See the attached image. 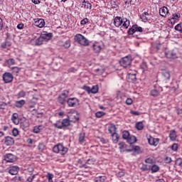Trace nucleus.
I'll list each match as a JSON object with an SVG mask.
<instances>
[{
    "label": "nucleus",
    "mask_w": 182,
    "mask_h": 182,
    "mask_svg": "<svg viewBox=\"0 0 182 182\" xmlns=\"http://www.w3.org/2000/svg\"><path fill=\"white\" fill-rule=\"evenodd\" d=\"M114 25L116 28L122 26L124 29H127V28L130 26V20H128L127 18H122L120 16H117L114 19Z\"/></svg>",
    "instance_id": "1"
},
{
    "label": "nucleus",
    "mask_w": 182,
    "mask_h": 182,
    "mask_svg": "<svg viewBox=\"0 0 182 182\" xmlns=\"http://www.w3.org/2000/svg\"><path fill=\"white\" fill-rule=\"evenodd\" d=\"M53 151L54 153H60L61 156H65L68 153V147L62 144H58L53 148Z\"/></svg>",
    "instance_id": "2"
},
{
    "label": "nucleus",
    "mask_w": 182,
    "mask_h": 182,
    "mask_svg": "<svg viewBox=\"0 0 182 182\" xmlns=\"http://www.w3.org/2000/svg\"><path fill=\"white\" fill-rule=\"evenodd\" d=\"M74 39L75 42H77L80 45H82V46H87L89 45V41L82 34H76Z\"/></svg>",
    "instance_id": "3"
},
{
    "label": "nucleus",
    "mask_w": 182,
    "mask_h": 182,
    "mask_svg": "<svg viewBox=\"0 0 182 182\" xmlns=\"http://www.w3.org/2000/svg\"><path fill=\"white\" fill-rule=\"evenodd\" d=\"M69 96V91L64 90L60 95L58 97V102L60 105H65L66 102H68V97Z\"/></svg>",
    "instance_id": "4"
},
{
    "label": "nucleus",
    "mask_w": 182,
    "mask_h": 182,
    "mask_svg": "<svg viewBox=\"0 0 182 182\" xmlns=\"http://www.w3.org/2000/svg\"><path fill=\"white\" fill-rule=\"evenodd\" d=\"M103 48H104L103 43L95 42L92 44V50L95 53H100Z\"/></svg>",
    "instance_id": "5"
},
{
    "label": "nucleus",
    "mask_w": 182,
    "mask_h": 182,
    "mask_svg": "<svg viewBox=\"0 0 182 182\" xmlns=\"http://www.w3.org/2000/svg\"><path fill=\"white\" fill-rule=\"evenodd\" d=\"M68 118L70 119V122L75 123L79 120V114H77V112L76 111H71L68 112Z\"/></svg>",
    "instance_id": "6"
},
{
    "label": "nucleus",
    "mask_w": 182,
    "mask_h": 182,
    "mask_svg": "<svg viewBox=\"0 0 182 182\" xmlns=\"http://www.w3.org/2000/svg\"><path fill=\"white\" fill-rule=\"evenodd\" d=\"M119 63L122 68H127L132 63V58L129 56L124 57L121 59Z\"/></svg>",
    "instance_id": "7"
},
{
    "label": "nucleus",
    "mask_w": 182,
    "mask_h": 182,
    "mask_svg": "<svg viewBox=\"0 0 182 182\" xmlns=\"http://www.w3.org/2000/svg\"><path fill=\"white\" fill-rule=\"evenodd\" d=\"M135 32H143V28L136 24L133 25L128 31L129 35H133Z\"/></svg>",
    "instance_id": "8"
},
{
    "label": "nucleus",
    "mask_w": 182,
    "mask_h": 182,
    "mask_svg": "<svg viewBox=\"0 0 182 182\" xmlns=\"http://www.w3.org/2000/svg\"><path fill=\"white\" fill-rule=\"evenodd\" d=\"M3 80L4 83H11L14 80V76L11 73H4L3 74Z\"/></svg>",
    "instance_id": "9"
},
{
    "label": "nucleus",
    "mask_w": 182,
    "mask_h": 182,
    "mask_svg": "<svg viewBox=\"0 0 182 182\" xmlns=\"http://www.w3.org/2000/svg\"><path fill=\"white\" fill-rule=\"evenodd\" d=\"M4 160L7 163H15V161H16V156H15L12 154H6L4 156Z\"/></svg>",
    "instance_id": "10"
},
{
    "label": "nucleus",
    "mask_w": 182,
    "mask_h": 182,
    "mask_svg": "<svg viewBox=\"0 0 182 182\" xmlns=\"http://www.w3.org/2000/svg\"><path fill=\"white\" fill-rule=\"evenodd\" d=\"M43 39L42 38V37L40 36V37L38 38H33L31 39V45H34L35 46H39L43 44Z\"/></svg>",
    "instance_id": "11"
},
{
    "label": "nucleus",
    "mask_w": 182,
    "mask_h": 182,
    "mask_svg": "<svg viewBox=\"0 0 182 182\" xmlns=\"http://www.w3.org/2000/svg\"><path fill=\"white\" fill-rule=\"evenodd\" d=\"M67 103L68 105V107H75V106L79 103V100L76 97L68 98L67 100Z\"/></svg>",
    "instance_id": "12"
},
{
    "label": "nucleus",
    "mask_w": 182,
    "mask_h": 182,
    "mask_svg": "<svg viewBox=\"0 0 182 182\" xmlns=\"http://www.w3.org/2000/svg\"><path fill=\"white\" fill-rule=\"evenodd\" d=\"M19 171V167L18 166H11L9 173L11 174V176H16Z\"/></svg>",
    "instance_id": "13"
},
{
    "label": "nucleus",
    "mask_w": 182,
    "mask_h": 182,
    "mask_svg": "<svg viewBox=\"0 0 182 182\" xmlns=\"http://www.w3.org/2000/svg\"><path fill=\"white\" fill-rule=\"evenodd\" d=\"M119 146L120 151L122 152L127 151L129 153L130 151H133V149H127V145H126L124 142H119Z\"/></svg>",
    "instance_id": "14"
},
{
    "label": "nucleus",
    "mask_w": 182,
    "mask_h": 182,
    "mask_svg": "<svg viewBox=\"0 0 182 182\" xmlns=\"http://www.w3.org/2000/svg\"><path fill=\"white\" fill-rule=\"evenodd\" d=\"M35 25L38 28H43L45 26V20L43 18L35 19Z\"/></svg>",
    "instance_id": "15"
},
{
    "label": "nucleus",
    "mask_w": 182,
    "mask_h": 182,
    "mask_svg": "<svg viewBox=\"0 0 182 182\" xmlns=\"http://www.w3.org/2000/svg\"><path fill=\"white\" fill-rule=\"evenodd\" d=\"M41 37L44 42H48V41H50V38H52V33H43L41 35Z\"/></svg>",
    "instance_id": "16"
},
{
    "label": "nucleus",
    "mask_w": 182,
    "mask_h": 182,
    "mask_svg": "<svg viewBox=\"0 0 182 182\" xmlns=\"http://www.w3.org/2000/svg\"><path fill=\"white\" fill-rule=\"evenodd\" d=\"M15 140H14V138L11 136H6L5 138L4 144L6 146H13L14 144Z\"/></svg>",
    "instance_id": "17"
},
{
    "label": "nucleus",
    "mask_w": 182,
    "mask_h": 182,
    "mask_svg": "<svg viewBox=\"0 0 182 182\" xmlns=\"http://www.w3.org/2000/svg\"><path fill=\"white\" fill-rule=\"evenodd\" d=\"M168 14V9L166 6H163L159 9V14L161 16L166 17L167 16V14Z\"/></svg>",
    "instance_id": "18"
},
{
    "label": "nucleus",
    "mask_w": 182,
    "mask_h": 182,
    "mask_svg": "<svg viewBox=\"0 0 182 182\" xmlns=\"http://www.w3.org/2000/svg\"><path fill=\"white\" fill-rule=\"evenodd\" d=\"M180 18H181L180 13L173 14L172 15V18H171V23H173H173H176V22H177Z\"/></svg>",
    "instance_id": "19"
},
{
    "label": "nucleus",
    "mask_w": 182,
    "mask_h": 182,
    "mask_svg": "<svg viewBox=\"0 0 182 182\" xmlns=\"http://www.w3.org/2000/svg\"><path fill=\"white\" fill-rule=\"evenodd\" d=\"M148 141L151 146H157V144H159V139H156L154 137L148 139Z\"/></svg>",
    "instance_id": "20"
},
{
    "label": "nucleus",
    "mask_w": 182,
    "mask_h": 182,
    "mask_svg": "<svg viewBox=\"0 0 182 182\" xmlns=\"http://www.w3.org/2000/svg\"><path fill=\"white\" fill-rule=\"evenodd\" d=\"M161 75L166 80H170L171 75L168 70H162Z\"/></svg>",
    "instance_id": "21"
},
{
    "label": "nucleus",
    "mask_w": 182,
    "mask_h": 182,
    "mask_svg": "<svg viewBox=\"0 0 182 182\" xmlns=\"http://www.w3.org/2000/svg\"><path fill=\"white\" fill-rule=\"evenodd\" d=\"M127 143H129V144H134V143H136V141H137V138H136V136H134L133 135H130L127 139Z\"/></svg>",
    "instance_id": "22"
},
{
    "label": "nucleus",
    "mask_w": 182,
    "mask_h": 182,
    "mask_svg": "<svg viewBox=\"0 0 182 182\" xmlns=\"http://www.w3.org/2000/svg\"><path fill=\"white\" fill-rule=\"evenodd\" d=\"M169 139L171 141H176V139H177V133H176L175 130L170 131Z\"/></svg>",
    "instance_id": "23"
},
{
    "label": "nucleus",
    "mask_w": 182,
    "mask_h": 182,
    "mask_svg": "<svg viewBox=\"0 0 182 182\" xmlns=\"http://www.w3.org/2000/svg\"><path fill=\"white\" fill-rule=\"evenodd\" d=\"M166 58H168V59L177 58V54L173 51H169V52L166 53Z\"/></svg>",
    "instance_id": "24"
},
{
    "label": "nucleus",
    "mask_w": 182,
    "mask_h": 182,
    "mask_svg": "<svg viewBox=\"0 0 182 182\" xmlns=\"http://www.w3.org/2000/svg\"><path fill=\"white\" fill-rule=\"evenodd\" d=\"M20 126L21 129H23V130H25V129H28V127H29L30 126L29 121L28 119H25L22 122H21Z\"/></svg>",
    "instance_id": "25"
},
{
    "label": "nucleus",
    "mask_w": 182,
    "mask_h": 182,
    "mask_svg": "<svg viewBox=\"0 0 182 182\" xmlns=\"http://www.w3.org/2000/svg\"><path fill=\"white\" fill-rule=\"evenodd\" d=\"M18 115L16 113H14L12 117H11V120L14 124H19V119H18Z\"/></svg>",
    "instance_id": "26"
},
{
    "label": "nucleus",
    "mask_w": 182,
    "mask_h": 182,
    "mask_svg": "<svg viewBox=\"0 0 182 182\" xmlns=\"http://www.w3.org/2000/svg\"><path fill=\"white\" fill-rule=\"evenodd\" d=\"M117 128H116V125L111 124L109 127H108V131L110 133V134H113L114 133H116V130Z\"/></svg>",
    "instance_id": "27"
},
{
    "label": "nucleus",
    "mask_w": 182,
    "mask_h": 182,
    "mask_svg": "<svg viewBox=\"0 0 182 182\" xmlns=\"http://www.w3.org/2000/svg\"><path fill=\"white\" fill-rule=\"evenodd\" d=\"M25 103H26L25 100H18L15 102V106L16 107H18V109H20L23 106V105H25Z\"/></svg>",
    "instance_id": "28"
},
{
    "label": "nucleus",
    "mask_w": 182,
    "mask_h": 182,
    "mask_svg": "<svg viewBox=\"0 0 182 182\" xmlns=\"http://www.w3.org/2000/svg\"><path fill=\"white\" fill-rule=\"evenodd\" d=\"M147 16H149V13L145 11L140 16V18L143 22H147V21H149V18Z\"/></svg>",
    "instance_id": "29"
},
{
    "label": "nucleus",
    "mask_w": 182,
    "mask_h": 182,
    "mask_svg": "<svg viewBox=\"0 0 182 182\" xmlns=\"http://www.w3.org/2000/svg\"><path fill=\"white\" fill-rule=\"evenodd\" d=\"M151 173H157L160 170V167L158 165L154 164L150 166V169Z\"/></svg>",
    "instance_id": "30"
},
{
    "label": "nucleus",
    "mask_w": 182,
    "mask_h": 182,
    "mask_svg": "<svg viewBox=\"0 0 182 182\" xmlns=\"http://www.w3.org/2000/svg\"><path fill=\"white\" fill-rule=\"evenodd\" d=\"M63 127H68V126H70V121L69 118L63 119L62 121Z\"/></svg>",
    "instance_id": "31"
},
{
    "label": "nucleus",
    "mask_w": 182,
    "mask_h": 182,
    "mask_svg": "<svg viewBox=\"0 0 182 182\" xmlns=\"http://www.w3.org/2000/svg\"><path fill=\"white\" fill-rule=\"evenodd\" d=\"M85 133H80L79 134L78 141L80 143V144H83V143L86 141V140L85 139Z\"/></svg>",
    "instance_id": "32"
},
{
    "label": "nucleus",
    "mask_w": 182,
    "mask_h": 182,
    "mask_svg": "<svg viewBox=\"0 0 182 182\" xmlns=\"http://www.w3.org/2000/svg\"><path fill=\"white\" fill-rule=\"evenodd\" d=\"M112 141H114V143H117V141H119V139H120V136H119V134L116 132L114 134H112Z\"/></svg>",
    "instance_id": "33"
},
{
    "label": "nucleus",
    "mask_w": 182,
    "mask_h": 182,
    "mask_svg": "<svg viewBox=\"0 0 182 182\" xmlns=\"http://www.w3.org/2000/svg\"><path fill=\"white\" fill-rule=\"evenodd\" d=\"M82 6H84L85 9H92V4L85 0L82 1Z\"/></svg>",
    "instance_id": "34"
},
{
    "label": "nucleus",
    "mask_w": 182,
    "mask_h": 182,
    "mask_svg": "<svg viewBox=\"0 0 182 182\" xmlns=\"http://www.w3.org/2000/svg\"><path fill=\"white\" fill-rule=\"evenodd\" d=\"M38 151L42 153L43 150H46V146L43 143H39L38 146Z\"/></svg>",
    "instance_id": "35"
},
{
    "label": "nucleus",
    "mask_w": 182,
    "mask_h": 182,
    "mask_svg": "<svg viewBox=\"0 0 182 182\" xmlns=\"http://www.w3.org/2000/svg\"><path fill=\"white\" fill-rule=\"evenodd\" d=\"M136 129H137V130H143V129H144V124H143V122H137L136 124Z\"/></svg>",
    "instance_id": "36"
},
{
    "label": "nucleus",
    "mask_w": 182,
    "mask_h": 182,
    "mask_svg": "<svg viewBox=\"0 0 182 182\" xmlns=\"http://www.w3.org/2000/svg\"><path fill=\"white\" fill-rule=\"evenodd\" d=\"M129 136H130V133L129 132V131H124L122 132V139H124V140H127Z\"/></svg>",
    "instance_id": "37"
},
{
    "label": "nucleus",
    "mask_w": 182,
    "mask_h": 182,
    "mask_svg": "<svg viewBox=\"0 0 182 182\" xmlns=\"http://www.w3.org/2000/svg\"><path fill=\"white\" fill-rule=\"evenodd\" d=\"M55 127L57 129H63V124H62V121H57L56 123L54 124Z\"/></svg>",
    "instance_id": "38"
},
{
    "label": "nucleus",
    "mask_w": 182,
    "mask_h": 182,
    "mask_svg": "<svg viewBox=\"0 0 182 182\" xmlns=\"http://www.w3.org/2000/svg\"><path fill=\"white\" fill-rule=\"evenodd\" d=\"M41 130H42V126L38 125V126L34 127L33 132V133L38 134L41 132Z\"/></svg>",
    "instance_id": "39"
},
{
    "label": "nucleus",
    "mask_w": 182,
    "mask_h": 182,
    "mask_svg": "<svg viewBox=\"0 0 182 182\" xmlns=\"http://www.w3.org/2000/svg\"><path fill=\"white\" fill-rule=\"evenodd\" d=\"M11 69L12 70L13 75H16V73H19V72L21 71V68L18 67H13Z\"/></svg>",
    "instance_id": "40"
},
{
    "label": "nucleus",
    "mask_w": 182,
    "mask_h": 182,
    "mask_svg": "<svg viewBox=\"0 0 182 182\" xmlns=\"http://www.w3.org/2000/svg\"><path fill=\"white\" fill-rule=\"evenodd\" d=\"M141 170H142V171H149V170H150V166L147 164H142Z\"/></svg>",
    "instance_id": "41"
},
{
    "label": "nucleus",
    "mask_w": 182,
    "mask_h": 182,
    "mask_svg": "<svg viewBox=\"0 0 182 182\" xmlns=\"http://www.w3.org/2000/svg\"><path fill=\"white\" fill-rule=\"evenodd\" d=\"M11 43L9 41H6L4 43H2L1 44V48H3L4 49H6V48H9V46H11Z\"/></svg>",
    "instance_id": "42"
},
{
    "label": "nucleus",
    "mask_w": 182,
    "mask_h": 182,
    "mask_svg": "<svg viewBox=\"0 0 182 182\" xmlns=\"http://www.w3.org/2000/svg\"><path fill=\"white\" fill-rule=\"evenodd\" d=\"M151 95L154 97L159 96V95H160V92H159V90L154 89L151 91Z\"/></svg>",
    "instance_id": "43"
},
{
    "label": "nucleus",
    "mask_w": 182,
    "mask_h": 182,
    "mask_svg": "<svg viewBox=\"0 0 182 182\" xmlns=\"http://www.w3.org/2000/svg\"><path fill=\"white\" fill-rule=\"evenodd\" d=\"M98 91H99V87H97V85H94L91 88V93H93V94L97 93Z\"/></svg>",
    "instance_id": "44"
},
{
    "label": "nucleus",
    "mask_w": 182,
    "mask_h": 182,
    "mask_svg": "<svg viewBox=\"0 0 182 182\" xmlns=\"http://www.w3.org/2000/svg\"><path fill=\"white\" fill-rule=\"evenodd\" d=\"M61 46H63L65 49L69 48L70 46V41H66L63 45H61Z\"/></svg>",
    "instance_id": "45"
},
{
    "label": "nucleus",
    "mask_w": 182,
    "mask_h": 182,
    "mask_svg": "<svg viewBox=\"0 0 182 182\" xmlns=\"http://www.w3.org/2000/svg\"><path fill=\"white\" fill-rule=\"evenodd\" d=\"M160 48H161L160 44H154L152 46V49H154V51L153 52V53H154V52H157V50H159Z\"/></svg>",
    "instance_id": "46"
},
{
    "label": "nucleus",
    "mask_w": 182,
    "mask_h": 182,
    "mask_svg": "<svg viewBox=\"0 0 182 182\" xmlns=\"http://www.w3.org/2000/svg\"><path fill=\"white\" fill-rule=\"evenodd\" d=\"M175 31H178V32H181L182 31V23H178L175 26Z\"/></svg>",
    "instance_id": "47"
},
{
    "label": "nucleus",
    "mask_w": 182,
    "mask_h": 182,
    "mask_svg": "<svg viewBox=\"0 0 182 182\" xmlns=\"http://www.w3.org/2000/svg\"><path fill=\"white\" fill-rule=\"evenodd\" d=\"M46 178H48V182H53V174L52 173H48L46 175Z\"/></svg>",
    "instance_id": "48"
},
{
    "label": "nucleus",
    "mask_w": 182,
    "mask_h": 182,
    "mask_svg": "<svg viewBox=\"0 0 182 182\" xmlns=\"http://www.w3.org/2000/svg\"><path fill=\"white\" fill-rule=\"evenodd\" d=\"M176 165L182 168V159L181 158L177 159L176 161Z\"/></svg>",
    "instance_id": "49"
},
{
    "label": "nucleus",
    "mask_w": 182,
    "mask_h": 182,
    "mask_svg": "<svg viewBox=\"0 0 182 182\" xmlns=\"http://www.w3.org/2000/svg\"><path fill=\"white\" fill-rule=\"evenodd\" d=\"M18 97H25L26 96V92L23 90L20 91L18 93Z\"/></svg>",
    "instance_id": "50"
},
{
    "label": "nucleus",
    "mask_w": 182,
    "mask_h": 182,
    "mask_svg": "<svg viewBox=\"0 0 182 182\" xmlns=\"http://www.w3.org/2000/svg\"><path fill=\"white\" fill-rule=\"evenodd\" d=\"M12 134H13V136H14V137H16V136H18V134H19V131L18 130V129H16V128L13 129Z\"/></svg>",
    "instance_id": "51"
},
{
    "label": "nucleus",
    "mask_w": 182,
    "mask_h": 182,
    "mask_svg": "<svg viewBox=\"0 0 182 182\" xmlns=\"http://www.w3.org/2000/svg\"><path fill=\"white\" fill-rule=\"evenodd\" d=\"M86 23H89V18H83L81 21H80V25H86Z\"/></svg>",
    "instance_id": "52"
},
{
    "label": "nucleus",
    "mask_w": 182,
    "mask_h": 182,
    "mask_svg": "<svg viewBox=\"0 0 182 182\" xmlns=\"http://www.w3.org/2000/svg\"><path fill=\"white\" fill-rule=\"evenodd\" d=\"M95 116L98 119H100V117H102V116H105V112H96Z\"/></svg>",
    "instance_id": "53"
},
{
    "label": "nucleus",
    "mask_w": 182,
    "mask_h": 182,
    "mask_svg": "<svg viewBox=\"0 0 182 182\" xmlns=\"http://www.w3.org/2000/svg\"><path fill=\"white\" fill-rule=\"evenodd\" d=\"M171 149L173 151H177V150H178V144H173L172 146H171Z\"/></svg>",
    "instance_id": "54"
},
{
    "label": "nucleus",
    "mask_w": 182,
    "mask_h": 182,
    "mask_svg": "<svg viewBox=\"0 0 182 182\" xmlns=\"http://www.w3.org/2000/svg\"><path fill=\"white\" fill-rule=\"evenodd\" d=\"M7 63L9 65H12L15 64V60L14 58H10L7 60Z\"/></svg>",
    "instance_id": "55"
},
{
    "label": "nucleus",
    "mask_w": 182,
    "mask_h": 182,
    "mask_svg": "<svg viewBox=\"0 0 182 182\" xmlns=\"http://www.w3.org/2000/svg\"><path fill=\"white\" fill-rule=\"evenodd\" d=\"M145 163L146 164H153V159L148 158V159H145Z\"/></svg>",
    "instance_id": "56"
},
{
    "label": "nucleus",
    "mask_w": 182,
    "mask_h": 182,
    "mask_svg": "<svg viewBox=\"0 0 182 182\" xmlns=\"http://www.w3.org/2000/svg\"><path fill=\"white\" fill-rule=\"evenodd\" d=\"M106 176H98V180L100 182H105L106 181Z\"/></svg>",
    "instance_id": "57"
},
{
    "label": "nucleus",
    "mask_w": 182,
    "mask_h": 182,
    "mask_svg": "<svg viewBox=\"0 0 182 182\" xmlns=\"http://www.w3.org/2000/svg\"><path fill=\"white\" fill-rule=\"evenodd\" d=\"M6 107V103L0 102V110H4Z\"/></svg>",
    "instance_id": "58"
},
{
    "label": "nucleus",
    "mask_w": 182,
    "mask_h": 182,
    "mask_svg": "<svg viewBox=\"0 0 182 182\" xmlns=\"http://www.w3.org/2000/svg\"><path fill=\"white\" fill-rule=\"evenodd\" d=\"M83 89H84L86 92H87V93H89V94L91 93L92 88H90V87H87V86L85 85V86L83 87Z\"/></svg>",
    "instance_id": "59"
},
{
    "label": "nucleus",
    "mask_w": 182,
    "mask_h": 182,
    "mask_svg": "<svg viewBox=\"0 0 182 182\" xmlns=\"http://www.w3.org/2000/svg\"><path fill=\"white\" fill-rule=\"evenodd\" d=\"M165 161L168 164L171 163V161H172L171 158L170 156H166V159H165Z\"/></svg>",
    "instance_id": "60"
},
{
    "label": "nucleus",
    "mask_w": 182,
    "mask_h": 182,
    "mask_svg": "<svg viewBox=\"0 0 182 182\" xmlns=\"http://www.w3.org/2000/svg\"><path fill=\"white\" fill-rule=\"evenodd\" d=\"M127 105H132L133 103V100L132 98H127L126 100Z\"/></svg>",
    "instance_id": "61"
},
{
    "label": "nucleus",
    "mask_w": 182,
    "mask_h": 182,
    "mask_svg": "<svg viewBox=\"0 0 182 182\" xmlns=\"http://www.w3.org/2000/svg\"><path fill=\"white\" fill-rule=\"evenodd\" d=\"M117 177H123L124 176V172L123 171H119L117 173Z\"/></svg>",
    "instance_id": "62"
},
{
    "label": "nucleus",
    "mask_w": 182,
    "mask_h": 182,
    "mask_svg": "<svg viewBox=\"0 0 182 182\" xmlns=\"http://www.w3.org/2000/svg\"><path fill=\"white\" fill-rule=\"evenodd\" d=\"M86 163H87V164H89L90 166L92 164H95V161H93V160H92V159H88Z\"/></svg>",
    "instance_id": "63"
},
{
    "label": "nucleus",
    "mask_w": 182,
    "mask_h": 182,
    "mask_svg": "<svg viewBox=\"0 0 182 182\" xmlns=\"http://www.w3.org/2000/svg\"><path fill=\"white\" fill-rule=\"evenodd\" d=\"M18 29H23V23H19L17 25Z\"/></svg>",
    "instance_id": "64"
}]
</instances>
